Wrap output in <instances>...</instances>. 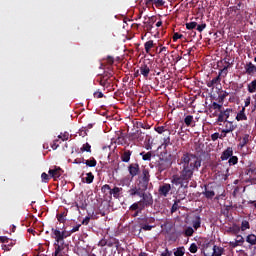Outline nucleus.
I'll return each mask as SVG.
<instances>
[{"label": "nucleus", "instance_id": "6ab92c4d", "mask_svg": "<svg viewBox=\"0 0 256 256\" xmlns=\"http://www.w3.org/2000/svg\"><path fill=\"white\" fill-rule=\"evenodd\" d=\"M225 253V248L214 245L212 256H222Z\"/></svg>", "mask_w": 256, "mask_h": 256}, {"label": "nucleus", "instance_id": "aec40b11", "mask_svg": "<svg viewBox=\"0 0 256 256\" xmlns=\"http://www.w3.org/2000/svg\"><path fill=\"white\" fill-rule=\"evenodd\" d=\"M236 121H247V114H245V107H242V109L237 113Z\"/></svg>", "mask_w": 256, "mask_h": 256}, {"label": "nucleus", "instance_id": "1a4fd4ad", "mask_svg": "<svg viewBox=\"0 0 256 256\" xmlns=\"http://www.w3.org/2000/svg\"><path fill=\"white\" fill-rule=\"evenodd\" d=\"M79 229H81V224L74 226L70 231H67V230L60 231L58 229V231H56V236L58 237V239H63V237H66V238L71 237V235H73V233H77Z\"/></svg>", "mask_w": 256, "mask_h": 256}, {"label": "nucleus", "instance_id": "f704fd0d", "mask_svg": "<svg viewBox=\"0 0 256 256\" xmlns=\"http://www.w3.org/2000/svg\"><path fill=\"white\" fill-rule=\"evenodd\" d=\"M203 195L206 197V199H213L215 197V191L205 189Z\"/></svg>", "mask_w": 256, "mask_h": 256}, {"label": "nucleus", "instance_id": "8fccbe9b", "mask_svg": "<svg viewBox=\"0 0 256 256\" xmlns=\"http://www.w3.org/2000/svg\"><path fill=\"white\" fill-rule=\"evenodd\" d=\"M228 69H229V66H224V68L220 70L218 77H221V75L227 76V73H229Z\"/></svg>", "mask_w": 256, "mask_h": 256}, {"label": "nucleus", "instance_id": "79ce46f5", "mask_svg": "<svg viewBox=\"0 0 256 256\" xmlns=\"http://www.w3.org/2000/svg\"><path fill=\"white\" fill-rule=\"evenodd\" d=\"M102 193H104V195H107L109 193V195H111V186H109L108 184H105L102 186L101 188Z\"/></svg>", "mask_w": 256, "mask_h": 256}, {"label": "nucleus", "instance_id": "c85d7f7f", "mask_svg": "<svg viewBox=\"0 0 256 256\" xmlns=\"http://www.w3.org/2000/svg\"><path fill=\"white\" fill-rule=\"evenodd\" d=\"M86 167H97V160L91 157L89 160H84Z\"/></svg>", "mask_w": 256, "mask_h": 256}, {"label": "nucleus", "instance_id": "393cba45", "mask_svg": "<svg viewBox=\"0 0 256 256\" xmlns=\"http://www.w3.org/2000/svg\"><path fill=\"white\" fill-rule=\"evenodd\" d=\"M123 191V188L114 187L110 190V195H113L114 199H119L121 192Z\"/></svg>", "mask_w": 256, "mask_h": 256}, {"label": "nucleus", "instance_id": "2f4dec72", "mask_svg": "<svg viewBox=\"0 0 256 256\" xmlns=\"http://www.w3.org/2000/svg\"><path fill=\"white\" fill-rule=\"evenodd\" d=\"M134 139H137L138 141H143V139H145V133H143L141 130H137L134 133Z\"/></svg>", "mask_w": 256, "mask_h": 256}, {"label": "nucleus", "instance_id": "dca6fc26", "mask_svg": "<svg viewBox=\"0 0 256 256\" xmlns=\"http://www.w3.org/2000/svg\"><path fill=\"white\" fill-rule=\"evenodd\" d=\"M233 155V148L232 147H228L227 149H225L222 154H221V161H227L229 160V158Z\"/></svg>", "mask_w": 256, "mask_h": 256}, {"label": "nucleus", "instance_id": "473e14b6", "mask_svg": "<svg viewBox=\"0 0 256 256\" xmlns=\"http://www.w3.org/2000/svg\"><path fill=\"white\" fill-rule=\"evenodd\" d=\"M140 155H141L143 161H151V157H153L152 152H141Z\"/></svg>", "mask_w": 256, "mask_h": 256}, {"label": "nucleus", "instance_id": "9d476101", "mask_svg": "<svg viewBox=\"0 0 256 256\" xmlns=\"http://www.w3.org/2000/svg\"><path fill=\"white\" fill-rule=\"evenodd\" d=\"M139 71L140 75H142L144 79H147L151 73V62H143L139 67Z\"/></svg>", "mask_w": 256, "mask_h": 256}, {"label": "nucleus", "instance_id": "37998d69", "mask_svg": "<svg viewBox=\"0 0 256 256\" xmlns=\"http://www.w3.org/2000/svg\"><path fill=\"white\" fill-rule=\"evenodd\" d=\"M205 29H207L206 23L197 24V26H196V31H198L199 33H203V31H205Z\"/></svg>", "mask_w": 256, "mask_h": 256}, {"label": "nucleus", "instance_id": "f8f14e48", "mask_svg": "<svg viewBox=\"0 0 256 256\" xmlns=\"http://www.w3.org/2000/svg\"><path fill=\"white\" fill-rule=\"evenodd\" d=\"M48 173L50 177L54 179V181H57V179L63 175V169H61V167L55 166L54 169H50Z\"/></svg>", "mask_w": 256, "mask_h": 256}, {"label": "nucleus", "instance_id": "cd10ccee", "mask_svg": "<svg viewBox=\"0 0 256 256\" xmlns=\"http://www.w3.org/2000/svg\"><path fill=\"white\" fill-rule=\"evenodd\" d=\"M94 179H95V176L91 172H88L86 173V177L83 178L82 181H85V183H87L88 185H91Z\"/></svg>", "mask_w": 256, "mask_h": 256}, {"label": "nucleus", "instance_id": "e433bc0d", "mask_svg": "<svg viewBox=\"0 0 256 256\" xmlns=\"http://www.w3.org/2000/svg\"><path fill=\"white\" fill-rule=\"evenodd\" d=\"M57 219L59 221V223H65V221H67V219L65 217H67V212H62L60 214H57Z\"/></svg>", "mask_w": 256, "mask_h": 256}, {"label": "nucleus", "instance_id": "9b49d317", "mask_svg": "<svg viewBox=\"0 0 256 256\" xmlns=\"http://www.w3.org/2000/svg\"><path fill=\"white\" fill-rule=\"evenodd\" d=\"M128 171L131 179H133L141 173V167L137 163H132L128 166Z\"/></svg>", "mask_w": 256, "mask_h": 256}, {"label": "nucleus", "instance_id": "2eb2a0df", "mask_svg": "<svg viewBox=\"0 0 256 256\" xmlns=\"http://www.w3.org/2000/svg\"><path fill=\"white\" fill-rule=\"evenodd\" d=\"M169 191H171V184H163L159 187L158 193L159 195H162L163 197H167L169 195Z\"/></svg>", "mask_w": 256, "mask_h": 256}, {"label": "nucleus", "instance_id": "7c9ffc66", "mask_svg": "<svg viewBox=\"0 0 256 256\" xmlns=\"http://www.w3.org/2000/svg\"><path fill=\"white\" fill-rule=\"evenodd\" d=\"M220 81H221V77L217 76L213 78L211 81L207 82V87H210L213 89V87H215V85H217V83H219Z\"/></svg>", "mask_w": 256, "mask_h": 256}, {"label": "nucleus", "instance_id": "680f3d73", "mask_svg": "<svg viewBox=\"0 0 256 256\" xmlns=\"http://www.w3.org/2000/svg\"><path fill=\"white\" fill-rule=\"evenodd\" d=\"M183 34H179V33H174L173 35V41L176 42L178 39H182Z\"/></svg>", "mask_w": 256, "mask_h": 256}, {"label": "nucleus", "instance_id": "72a5a7b5", "mask_svg": "<svg viewBox=\"0 0 256 256\" xmlns=\"http://www.w3.org/2000/svg\"><path fill=\"white\" fill-rule=\"evenodd\" d=\"M246 241L250 244V245H256V235L255 234H250L246 237Z\"/></svg>", "mask_w": 256, "mask_h": 256}, {"label": "nucleus", "instance_id": "052dcab7", "mask_svg": "<svg viewBox=\"0 0 256 256\" xmlns=\"http://www.w3.org/2000/svg\"><path fill=\"white\" fill-rule=\"evenodd\" d=\"M75 165H81V163H85V158H77L73 162Z\"/></svg>", "mask_w": 256, "mask_h": 256}, {"label": "nucleus", "instance_id": "0eeeda50", "mask_svg": "<svg viewBox=\"0 0 256 256\" xmlns=\"http://www.w3.org/2000/svg\"><path fill=\"white\" fill-rule=\"evenodd\" d=\"M243 7V3L239 2L236 6H232L228 8L227 15L230 19H241V8Z\"/></svg>", "mask_w": 256, "mask_h": 256}, {"label": "nucleus", "instance_id": "69168bd1", "mask_svg": "<svg viewBox=\"0 0 256 256\" xmlns=\"http://www.w3.org/2000/svg\"><path fill=\"white\" fill-rule=\"evenodd\" d=\"M212 141H217L219 139V132H215L211 135Z\"/></svg>", "mask_w": 256, "mask_h": 256}, {"label": "nucleus", "instance_id": "6e6552de", "mask_svg": "<svg viewBox=\"0 0 256 256\" xmlns=\"http://www.w3.org/2000/svg\"><path fill=\"white\" fill-rule=\"evenodd\" d=\"M173 165V162L169 158H159L157 161L156 167L159 171V173H163V171H167L169 167Z\"/></svg>", "mask_w": 256, "mask_h": 256}, {"label": "nucleus", "instance_id": "a878e982", "mask_svg": "<svg viewBox=\"0 0 256 256\" xmlns=\"http://www.w3.org/2000/svg\"><path fill=\"white\" fill-rule=\"evenodd\" d=\"M106 243L107 247H113L115 245L116 249H119V240L116 238H110L109 240H106Z\"/></svg>", "mask_w": 256, "mask_h": 256}, {"label": "nucleus", "instance_id": "13d9d810", "mask_svg": "<svg viewBox=\"0 0 256 256\" xmlns=\"http://www.w3.org/2000/svg\"><path fill=\"white\" fill-rule=\"evenodd\" d=\"M244 173L245 175H253V173H255V168H246Z\"/></svg>", "mask_w": 256, "mask_h": 256}, {"label": "nucleus", "instance_id": "3c124183", "mask_svg": "<svg viewBox=\"0 0 256 256\" xmlns=\"http://www.w3.org/2000/svg\"><path fill=\"white\" fill-rule=\"evenodd\" d=\"M144 29L145 31H148V32L151 31V29H153V22L151 21L145 22Z\"/></svg>", "mask_w": 256, "mask_h": 256}, {"label": "nucleus", "instance_id": "20e7f679", "mask_svg": "<svg viewBox=\"0 0 256 256\" xmlns=\"http://www.w3.org/2000/svg\"><path fill=\"white\" fill-rule=\"evenodd\" d=\"M57 228H52V239H55L54 247H55V253L54 256H63V251H65V248L68 247L67 244H65V239L67 237H63L59 239L57 237Z\"/></svg>", "mask_w": 256, "mask_h": 256}, {"label": "nucleus", "instance_id": "09e8293b", "mask_svg": "<svg viewBox=\"0 0 256 256\" xmlns=\"http://www.w3.org/2000/svg\"><path fill=\"white\" fill-rule=\"evenodd\" d=\"M58 139H61L62 141H68L69 140V132H64L63 134L58 135Z\"/></svg>", "mask_w": 256, "mask_h": 256}, {"label": "nucleus", "instance_id": "f257e3e1", "mask_svg": "<svg viewBox=\"0 0 256 256\" xmlns=\"http://www.w3.org/2000/svg\"><path fill=\"white\" fill-rule=\"evenodd\" d=\"M180 161L182 170L180 174L172 176L171 183L172 185H176V187L180 185L182 189H187L189 187V181L193 179V173L199 171V167H201V158L195 154L185 153Z\"/></svg>", "mask_w": 256, "mask_h": 256}, {"label": "nucleus", "instance_id": "5fc2aeb1", "mask_svg": "<svg viewBox=\"0 0 256 256\" xmlns=\"http://www.w3.org/2000/svg\"><path fill=\"white\" fill-rule=\"evenodd\" d=\"M155 226H151V225H149V224H143L142 226H141V229H142V231H151V229H153Z\"/></svg>", "mask_w": 256, "mask_h": 256}, {"label": "nucleus", "instance_id": "412c9836", "mask_svg": "<svg viewBox=\"0 0 256 256\" xmlns=\"http://www.w3.org/2000/svg\"><path fill=\"white\" fill-rule=\"evenodd\" d=\"M192 227L197 231L201 227V216L196 215L192 220Z\"/></svg>", "mask_w": 256, "mask_h": 256}, {"label": "nucleus", "instance_id": "c756f323", "mask_svg": "<svg viewBox=\"0 0 256 256\" xmlns=\"http://www.w3.org/2000/svg\"><path fill=\"white\" fill-rule=\"evenodd\" d=\"M129 211H144V208H141V204L139 202H135L129 207Z\"/></svg>", "mask_w": 256, "mask_h": 256}, {"label": "nucleus", "instance_id": "5701e85b", "mask_svg": "<svg viewBox=\"0 0 256 256\" xmlns=\"http://www.w3.org/2000/svg\"><path fill=\"white\" fill-rule=\"evenodd\" d=\"M250 141L251 136L249 134H245L240 140L239 147L243 149V147H245V145H247Z\"/></svg>", "mask_w": 256, "mask_h": 256}, {"label": "nucleus", "instance_id": "c9c22d12", "mask_svg": "<svg viewBox=\"0 0 256 256\" xmlns=\"http://www.w3.org/2000/svg\"><path fill=\"white\" fill-rule=\"evenodd\" d=\"M193 233H195V230L193 227L189 226L184 230L185 237H193Z\"/></svg>", "mask_w": 256, "mask_h": 256}, {"label": "nucleus", "instance_id": "a211bd4d", "mask_svg": "<svg viewBox=\"0 0 256 256\" xmlns=\"http://www.w3.org/2000/svg\"><path fill=\"white\" fill-rule=\"evenodd\" d=\"M131 155H133L131 150H125L121 154V161H123V163H129V161H131Z\"/></svg>", "mask_w": 256, "mask_h": 256}, {"label": "nucleus", "instance_id": "b1692460", "mask_svg": "<svg viewBox=\"0 0 256 256\" xmlns=\"http://www.w3.org/2000/svg\"><path fill=\"white\" fill-rule=\"evenodd\" d=\"M247 75H252L255 73V65L253 64V62H249L245 65L244 67Z\"/></svg>", "mask_w": 256, "mask_h": 256}, {"label": "nucleus", "instance_id": "4c0bfd02", "mask_svg": "<svg viewBox=\"0 0 256 256\" xmlns=\"http://www.w3.org/2000/svg\"><path fill=\"white\" fill-rule=\"evenodd\" d=\"M80 151H81V153H85V151L87 152V153H91V144H89V143H85V144H83V146L80 148Z\"/></svg>", "mask_w": 256, "mask_h": 256}, {"label": "nucleus", "instance_id": "f03ea898", "mask_svg": "<svg viewBox=\"0 0 256 256\" xmlns=\"http://www.w3.org/2000/svg\"><path fill=\"white\" fill-rule=\"evenodd\" d=\"M147 190H137V189H130L128 191L130 197H140L141 199L138 201L140 204L141 209L151 207L153 205V195L151 193H146Z\"/></svg>", "mask_w": 256, "mask_h": 256}, {"label": "nucleus", "instance_id": "58836bf2", "mask_svg": "<svg viewBox=\"0 0 256 256\" xmlns=\"http://www.w3.org/2000/svg\"><path fill=\"white\" fill-rule=\"evenodd\" d=\"M241 231H247V229H251V225L249 224V221L243 220L240 227Z\"/></svg>", "mask_w": 256, "mask_h": 256}, {"label": "nucleus", "instance_id": "e2e57ef3", "mask_svg": "<svg viewBox=\"0 0 256 256\" xmlns=\"http://www.w3.org/2000/svg\"><path fill=\"white\" fill-rule=\"evenodd\" d=\"M107 246V239H101L98 243V247H105Z\"/></svg>", "mask_w": 256, "mask_h": 256}, {"label": "nucleus", "instance_id": "423d86ee", "mask_svg": "<svg viewBox=\"0 0 256 256\" xmlns=\"http://www.w3.org/2000/svg\"><path fill=\"white\" fill-rule=\"evenodd\" d=\"M154 131L158 133L159 135H163V133H166V136L163 138V146L169 147L171 145V130L167 125L165 126H157L154 128Z\"/></svg>", "mask_w": 256, "mask_h": 256}, {"label": "nucleus", "instance_id": "39448f33", "mask_svg": "<svg viewBox=\"0 0 256 256\" xmlns=\"http://www.w3.org/2000/svg\"><path fill=\"white\" fill-rule=\"evenodd\" d=\"M115 78L113 77V71H104L102 75H100V85L109 89V87H113V83Z\"/></svg>", "mask_w": 256, "mask_h": 256}, {"label": "nucleus", "instance_id": "6e6d98bb", "mask_svg": "<svg viewBox=\"0 0 256 256\" xmlns=\"http://www.w3.org/2000/svg\"><path fill=\"white\" fill-rule=\"evenodd\" d=\"M236 242H238L239 245H243V243H245V238H243L241 235H237Z\"/></svg>", "mask_w": 256, "mask_h": 256}, {"label": "nucleus", "instance_id": "ea45409f", "mask_svg": "<svg viewBox=\"0 0 256 256\" xmlns=\"http://www.w3.org/2000/svg\"><path fill=\"white\" fill-rule=\"evenodd\" d=\"M256 91V80H253L249 85H248V92L249 93H255Z\"/></svg>", "mask_w": 256, "mask_h": 256}, {"label": "nucleus", "instance_id": "338daca9", "mask_svg": "<svg viewBox=\"0 0 256 256\" xmlns=\"http://www.w3.org/2000/svg\"><path fill=\"white\" fill-rule=\"evenodd\" d=\"M172 255V252L171 251H169V249H165V252H163V253H161V255L160 256H171Z\"/></svg>", "mask_w": 256, "mask_h": 256}, {"label": "nucleus", "instance_id": "4d7b16f0", "mask_svg": "<svg viewBox=\"0 0 256 256\" xmlns=\"http://www.w3.org/2000/svg\"><path fill=\"white\" fill-rule=\"evenodd\" d=\"M94 97H95V99H103V97H104L103 92H101L99 90L94 92Z\"/></svg>", "mask_w": 256, "mask_h": 256}, {"label": "nucleus", "instance_id": "a18cd8bd", "mask_svg": "<svg viewBox=\"0 0 256 256\" xmlns=\"http://www.w3.org/2000/svg\"><path fill=\"white\" fill-rule=\"evenodd\" d=\"M175 256H183L185 255V247H179L177 250L174 252Z\"/></svg>", "mask_w": 256, "mask_h": 256}, {"label": "nucleus", "instance_id": "bb28decb", "mask_svg": "<svg viewBox=\"0 0 256 256\" xmlns=\"http://www.w3.org/2000/svg\"><path fill=\"white\" fill-rule=\"evenodd\" d=\"M154 47H155V43L153 42V40H149L144 44V49L148 54L151 53V49H153Z\"/></svg>", "mask_w": 256, "mask_h": 256}, {"label": "nucleus", "instance_id": "ddd939ff", "mask_svg": "<svg viewBox=\"0 0 256 256\" xmlns=\"http://www.w3.org/2000/svg\"><path fill=\"white\" fill-rule=\"evenodd\" d=\"M230 116H231V109L220 111L217 121L218 123H225L226 121H228L227 119H229Z\"/></svg>", "mask_w": 256, "mask_h": 256}, {"label": "nucleus", "instance_id": "f3484780", "mask_svg": "<svg viewBox=\"0 0 256 256\" xmlns=\"http://www.w3.org/2000/svg\"><path fill=\"white\" fill-rule=\"evenodd\" d=\"M240 231H241V227L237 224H233L231 227H229L226 230V233L228 235H239Z\"/></svg>", "mask_w": 256, "mask_h": 256}, {"label": "nucleus", "instance_id": "de8ad7c7", "mask_svg": "<svg viewBox=\"0 0 256 256\" xmlns=\"http://www.w3.org/2000/svg\"><path fill=\"white\" fill-rule=\"evenodd\" d=\"M41 179L43 183H49V179H51V176H49V174L43 172L41 174Z\"/></svg>", "mask_w": 256, "mask_h": 256}, {"label": "nucleus", "instance_id": "774afa93", "mask_svg": "<svg viewBox=\"0 0 256 256\" xmlns=\"http://www.w3.org/2000/svg\"><path fill=\"white\" fill-rule=\"evenodd\" d=\"M0 242L1 243H9V239L7 238V236H1L0 237Z\"/></svg>", "mask_w": 256, "mask_h": 256}, {"label": "nucleus", "instance_id": "0e129e2a", "mask_svg": "<svg viewBox=\"0 0 256 256\" xmlns=\"http://www.w3.org/2000/svg\"><path fill=\"white\" fill-rule=\"evenodd\" d=\"M212 106L214 109H218L219 111H221V109L223 108V105H221L217 102H213Z\"/></svg>", "mask_w": 256, "mask_h": 256}, {"label": "nucleus", "instance_id": "49530a36", "mask_svg": "<svg viewBox=\"0 0 256 256\" xmlns=\"http://www.w3.org/2000/svg\"><path fill=\"white\" fill-rule=\"evenodd\" d=\"M229 93L227 91H224V93L219 94L218 96V103H223L225 101V98L228 97Z\"/></svg>", "mask_w": 256, "mask_h": 256}, {"label": "nucleus", "instance_id": "a19ab883", "mask_svg": "<svg viewBox=\"0 0 256 256\" xmlns=\"http://www.w3.org/2000/svg\"><path fill=\"white\" fill-rule=\"evenodd\" d=\"M229 165H237L239 163V158L237 156H231L228 160Z\"/></svg>", "mask_w": 256, "mask_h": 256}, {"label": "nucleus", "instance_id": "bf43d9fd", "mask_svg": "<svg viewBox=\"0 0 256 256\" xmlns=\"http://www.w3.org/2000/svg\"><path fill=\"white\" fill-rule=\"evenodd\" d=\"M59 147V139L53 141L51 148L55 151Z\"/></svg>", "mask_w": 256, "mask_h": 256}, {"label": "nucleus", "instance_id": "603ef678", "mask_svg": "<svg viewBox=\"0 0 256 256\" xmlns=\"http://www.w3.org/2000/svg\"><path fill=\"white\" fill-rule=\"evenodd\" d=\"M150 3H154L155 5H158L159 7H163L165 5V2L163 0H149Z\"/></svg>", "mask_w": 256, "mask_h": 256}, {"label": "nucleus", "instance_id": "c03bdc74", "mask_svg": "<svg viewBox=\"0 0 256 256\" xmlns=\"http://www.w3.org/2000/svg\"><path fill=\"white\" fill-rule=\"evenodd\" d=\"M197 28V22H189L186 23V29H188V31H193V29Z\"/></svg>", "mask_w": 256, "mask_h": 256}, {"label": "nucleus", "instance_id": "864d4df0", "mask_svg": "<svg viewBox=\"0 0 256 256\" xmlns=\"http://www.w3.org/2000/svg\"><path fill=\"white\" fill-rule=\"evenodd\" d=\"M189 251H190V253H197V251H198L197 244L192 243V244L190 245V247H189Z\"/></svg>", "mask_w": 256, "mask_h": 256}, {"label": "nucleus", "instance_id": "4be33fe9", "mask_svg": "<svg viewBox=\"0 0 256 256\" xmlns=\"http://www.w3.org/2000/svg\"><path fill=\"white\" fill-rule=\"evenodd\" d=\"M193 123H195V119L193 118V115H187L184 117V124L186 125V127H195Z\"/></svg>", "mask_w": 256, "mask_h": 256}, {"label": "nucleus", "instance_id": "4468645a", "mask_svg": "<svg viewBox=\"0 0 256 256\" xmlns=\"http://www.w3.org/2000/svg\"><path fill=\"white\" fill-rule=\"evenodd\" d=\"M237 129V124H233V121L226 120L225 128L222 129V133H233Z\"/></svg>", "mask_w": 256, "mask_h": 256}, {"label": "nucleus", "instance_id": "7ed1b4c3", "mask_svg": "<svg viewBox=\"0 0 256 256\" xmlns=\"http://www.w3.org/2000/svg\"><path fill=\"white\" fill-rule=\"evenodd\" d=\"M151 181V174H149V169L142 168L138 175L136 187L131 189H136L137 191H147L149 187V182Z\"/></svg>", "mask_w": 256, "mask_h": 256}]
</instances>
